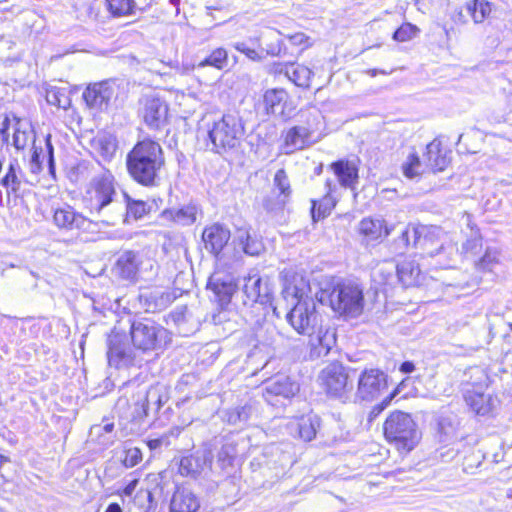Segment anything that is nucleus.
<instances>
[{
  "mask_svg": "<svg viewBox=\"0 0 512 512\" xmlns=\"http://www.w3.org/2000/svg\"><path fill=\"white\" fill-rule=\"evenodd\" d=\"M152 401L156 405V409L161 407L162 400L157 389H150L147 392H138L133 417L135 419H142L146 417L148 414V407Z\"/></svg>",
  "mask_w": 512,
  "mask_h": 512,
  "instance_id": "obj_33",
  "label": "nucleus"
},
{
  "mask_svg": "<svg viewBox=\"0 0 512 512\" xmlns=\"http://www.w3.org/2000/svg\"><path fill=\"white\" fill-rule=\"evenodd\" d=\"M234 47L237 51L245 54L249 59L253 61L261 60L259 53L255 49L248 47L244 42H238L234 45Z\"/></svg>",
  "mask_w": 512,
  "mask_h": 512,
  "instance_id": "obj_54",
  "label": "nucleus"
},
{
  "mask_svg": "<svg viewBox=\"0 0 512 512\" xmlns=\"http://www.w3.org/2000/svg\"><path fill=\"white\" fill-rule=\"evenodd\" d=\"M123 84V81L117 79L90 84L85 89L83 98L90 108L103 109L113 97H118L119 90Z\"/></svg>",
  "mask_w": 512,
  "mask_h": 512,
  "instance_id": "obj_12",
  "label": "nucleus"
},
{
  "mask_svg": "<svg viewBox=\"0 0 512 512\" xmlns=\"http://www.w3.org/2000/svg\"><path fill=\"white\" fill-rule=\"evenodd\" d=\"M105 5L113 17L133 15L137 9L135 0H105Z\"/></svg>",
  "mask_w": 512,
  "mask_h": 512,
  "instance_id": "obj_37",
  "label": "nucleus"
},
{
  "mask_svg": "<svg viewBox=\"0 0 512 512\" xmlns=\"http://www.w3.org/2000/svg\"><path fill=\"white\" fill-rule=\"evenodd\" d=\"M165 157L161 145L151 139L135 144L126 156V167L130 177L144 187L160 185Z\"/></svg>",
  "mask_w": 512,
  "mask_h": 512,
  "instance_id": "obj_3",
  "label": "nucleus"
},
{
  "mask_svg": "<svg viewBox=\"0 0 512 512\" xmlns=\"http://www.w3.org/2000/svg\"><path fill=\"white\" fill-rule=\"evenodd\" d=\"M396 269V264L392 261L379 264L372 271L373 281L379 286H392L397 282Z\"/></svg>",
  "mask_w": 512,
  "mask_h": 512,
  "instance_id": "obj_35",
  "label": "nucleus"
},
{
  "mask_svg": "<svg viewBox=\"0 0 512 512\" xmlns=\"http://www.w3.org/2000/svg\"><path fill=\"white\" fill-rule=\"evenodd\" d=\"M438 431L446 438L453 435L455 427L452 420L449 417H441L438 422Z\"/></svg>",
  "mask_w": 512,
  "mask_h": 512,
  "instance_id": "obj_52",
  "label": "nucleus"
},
{
  "mask_svg": "<svg viewBox=\"0 0 512 512\" xmlns=\"http://www.w3.org/2000/svg\"><path fill=\"white\" fill-rule=\"evenodd\" d=\"M236 455V444L232 442L223 444L217 453L216 467L219 468L220 471H225L227 468L232 467Z\"/></svg>",
  "mask_w": 512,
  "mask_h": 512,
  "instance_id": "obj_42",
  "label": "nucleus"
},
{
  "mask_svg": "<svg viewBox=\"0 0 512 512\" xmlns=\"http://www.w3.org/2000/svg\"><path fill=\"white\" fill-rule=\"evenodd\" d=\"M473 373L479 379V382L467 384L472 388L464 389V399L467 405L478 415H486L492 410V398L488 394H484L483 388L487 387V376L483 370L475 368Z\"/></svg>",
  "mask_w": 512,
  "mask_h": 512,
  "instance_id": "obj_11",
  "label": "nucleus"
},
{
  "mask_svg": "<svg viewBox=\"0 0 512 512\" xmlns=\"http://www.w3.org/2000/svg\"><path fill=\"white\" fill-rule=\"evenodd\" d=\"M287 321L297 333L308 336L313 359L326 356L336 344L335 329L323 326L322 316L312 298L300 297L287 314Z\"/></svg>",
  "mask_w": 512,
  "mask_h": 512,
  "instance_id": "obj_1",
  "label": "nucleus"
},
{
  "mask_svg": "<svg viewBox=\"0 0 512 512\" xmlns=\"http://www.w3.org/2000/svg\"><path fill=\"white\" fill-rule=\"evenodd\" d=\"M320 418L317 415H307L299 419L293 429L306 442L313 440L320 428Z\"/></svg>",
  "mask_w": 512,
  "mask_h": 512,
  "instance_id": "obj_34",
  "label": "nucleus"
},
{
  "mask_svg": "<svg viewBox=\"0 0 512 512\" xmlns=\"http://www.w3.org/2000/svg\"><path fill=\"white\" fill-rule=\"evenodd\" d=\"M35 142V133L28 124L17 123L13 135V144L17 150H23L29 143Z\"/></svg>",
  "mask_w": 512,
  "mask_h": 512,
  "instance_id": "obj_40",
  "label": "nucleus"
},
{
  "mask_svg": "<svg viewBox=\"0 0 512 512\" xmlns=\"http://www.w3.org/2000/svg\"><path fill=\"white\" fill-rule=\"evenodd\" d=\"M282 51V41L277 40L275 43L267 45L266 52L272 56H279Z\"/></svg>",
  "mask_w": 512,
  "mask_h": 512,
  "instance_id": "obj_59",
  "label": "nucleus"
},
{
  "mask_svg": "<svg viewBox=\"0 0 512 512\" xmlns=\"http://www.w3.org/2000/svg\"><path fill=\"white\" fill-rule=\"evenodd\" d=\"M124 197L126 204L125 207H123V211L125 210L126 217H131L134 220H138L150 212L151 205L147 204L146 202L142 200H135L127 194H125Z\"/></svg>",
  "mask_w": 512,
  "mask_h": 512,
  "instance_id": "obj_41",
  "label": "nucleus"
},
{
  "mask_svg": "<svg viewBox=\"0 0 512 512\" xmlns=\"http://www.w3.org/2000/svg\"><path fill=\"white\" fill-rule=\"evenodd\" d=\"M313 72L301 64L290 63L287 78L298 87L308 88Z\"/></svg>",
  "mask_w": 512,
  "mask_h": 512,
  "instance_id": "obj_38",
  "label": "nucleus"
},
{
  "mask_svg": "<svg viewBox=\"0 0 512 512\" xmlns=\"http://www.w3.org/2000/svg\"><path fill=\"white\" fill-rule=\"evenodd\" d=\"M141 263L139 252L126 250L119 254L114 265V272L122 279L135 280Z\"/></svg>",
  "mask_w": 512,
  "mask_h": 512,
  "instance_id": "obj_23",
  "label": "nucleus"
},
{
  "mask_svg": "<svg viewBox=\"0 0 512 512\" xmlns=\"http://www.w3.org/2000/svg\"><path fill=\"white\" fill-rule=\"evenodd\" d=\"M500 253L497 249L487 248L483 257L479 260L478 266L487 271H492L499 263Z\"/></svg>",
  "mask_w": 512,
  "mask_h": 512,
  "instance_id": "obj_49",
  "label": "nucleus"
},
{
  "mask_svg": "<svg viewBox=\"0 0 512 512\" xmlns=\"http://www.w3.org/2000/svg\"><path fill=\"white\" fill-rule=\"evenodd\" d=\"M147 445L150 450H158L163 446L168 447L170 445V437L168 434H164L158 438L148 440Z\"/></svg>",
  "mask_w": 512,
  "mask_h": 512,
  "instance_id": "obj_55",
  "label": "nucleus"
},
{
  "mask_svg": "<svg viewBox=\"0 0 512 512\" xmlns=\"http://www.w3.org/2000/svg\"><path fill=\"white\" fill-rule=\"evenodd\" d=\"M242 292L246 299L245 305H267L271 301V290L266 282H263L258 274H249L244 278Z\"/></svg>",
  "mask_w": 512,
  "mask_h": 512,
  "instance_id": "obj_20",
  "label": "nucleus"
},
{
  "mask_svg": "<svg viewBox=\"0 0 512 512\" xmlns=\"http://www.w3.org/2000/svg\"><path fill=\"white\" fill-rule=\"evenodd\" d=\"M387 388V375L376 368L363 370L358 378L356 396L363 401L376 399Z\"/></svg>",
  "mask_w": 512,
  "mask_h": 512,
  "instance_id": "obj_13",
  "label": "nucleus"
},
{
  "mask_svg": "<svg viewBox=\"0 0 512 512\" xmlns=\"http://www.w3.org/2000/svg\"><path fill=\"white\" fill-rule=\"evenodd\" d=\"M140 105V115L149 127L157 129L166 122L168 106L165 101L157 95H145L141 99Z\"/></svg>",
  "mask_w": 512,
  "mask_h": 512,
  "instance_id": "obj_15",
  "label": "nucleus"
},
{
  "mask_svg": "<svg viewBox=\"0 0 512 512\" xmlns=\"http://www.w3.org/2000/svg\"><path fill=\"white\" fill-rule=\"evenodd\" d=\"M412 229L416 228L406 226L401 230V235L397 240V245L400 250H404L410 245V238L413 237Z\"/></svg>",
  "mask_w": 512,
  "mask_h": 512,
  "instance_id": "obj_53",
  "label": "nucleus"
},
{
  "mask_svg": "<svg viewBox=\"0 0 512 512\" xmlns=\"http://www.w3.org/2000/svg\"><path fill=\"white\" fill-rule=\"evenodd\" d=\"M207 287L215 293L220 302H228L235 290L230 280H224L218 274L210 277Z\"/></svg>",
  "mask_w": 512,
  "mask_h": 512,
  "instance_id": "obj_36",
  "label": "nucleus"
},
{
  "mask_svg": "<svg viewBox=\"0 0 512 512\" xmlns=\"http://www.w3.org/2000/svg\"><path fill=\"white\" fill-rule=\"evenodd\" d=\"M313 131L305 125H296L283 134L282 150L286 155L303 150L313 144Z\"/></svg>",
  "mask_w": 512,
  "mask_h": 512,
  "instance_id": "obj_21",
  "label": "nucleus"
},
{
  "mask_svg": "<svg viewBox=\"0 0 512 512\" xmlns=\"http://www.w3.org/2000/svg\"><path fill=\"white\" fill-rule=\"evenodd\" d=\"M426 166L432 171H443L448 165L449 161L445 154L441 150V142L434 139L426 146Z\"/></svg>",
  "mask_w": 512,
  "mask_h": 512,
  "instance_id": "obj_31",
  "label": "nucleus"
},
{
  "mask_svg": "<svg viewBox=\"0 0 512 512\" xmlns=\"http://www.w3.org/2000/svg\"><path fill=\"white\" fill-rule=\"evenodd\" d=\"M332 182L330 180L326 181V187L328 188L327 194L321 201L312 200V218L314 221H318L328 215L334 206L332 198L329 194L332 191Z\"/></svg>",
  "mask_w": 512,
  "mask_h": 512,
  "instance_id": "obj_39",
  "label": "nucleus"
},
{
  "mask_svg": "<svg viewBox=\"0 0 512 512\" xmlns=\"http://www.w3.org/2000/svg\"><path fill=\"white\" fill-rule=\"evenodd\" d=\"M279 336L280 333L274 324L258 320L252 329V333L247 335V344L252 348L249 356L252 357L262 353L266 357H271L276 350Z\"/></svg>",
  "mask_w": 512,
  "mask_h": 512,
  "instance_id": "obj_10",
  "label": "nucleus"
},
{
  "mask_svg": "<svg viewBox=\"0 0 512 512\" xmlns=\"http://www.w3.org/2000/svg\"><path fill=\"white\" fill-rule=\"evenodd\" d=\"M230 237V231L219 223L206 227L202 233L205 249L214 255H218L222 251Z\"/></svg>",
  "mask_w": 512,
  "mask_h": 512,
  "instance_id": "obj_22",
  "label": "nucleus"
},
{
  "mask_svg": "<svg viewBox=\"0 0 512 512\" xmlns=\"http://www.w3.org/2000/svg\"><path fill=\"white\" fill-rule=\"evenodd\" d=\"M213 455L209 449L198 450L195 453L182 457L179 463V473L182 476L197 478L206 469H212Z\"/></svg>",
  "mask_w": 512,
  "mask_h": 512,
  "instance_id": "obj_19",
  "label": "nucleus"
},
{
  "mask_svg": "<svg viewBox=\"0 0 512 512\" xmlns=\"http://www.w3.org/2000/svg\"><path fill=\"white\" fill-rule=\"evenodd\" d=\"M491 13V4L487 0H472L454 16L455 21L467 22L470 16L474 23H482Z\"/></svg>",
  "mask_w": 512,
  "mask_h": 512,
  "instance_id": "obj_25",
  "label": "nucleus"
},
{
  "mask_svg": "<svg viewBox=\"0 0 512 512\" xmlns=\"http://www.w3.org/2000/svg\"><path fill=\"white\" fill-rule=\"evenodd\" d=\"M273 186L278 190V194L275 197H267L263 200V208L267 212L283 210L287 203H289L293 192L289 177L284 169L276 171L273 178Z\"/></svg>",
  "mask_w": 512,
  "mask_h": 512,
  "instance_id": "obj_17",
  "label": "nucleus"
},
{
  "mask_svg": "<svg viewBox=\"0 0 512 512\" xmlns=\"http://www.w3.org/2000/svg\"><path fill=\"white\" fill-rule=\"evenodd\" d=\"M393 396H394V393H392L388 397H386L381 404L376 405L373 408V412L377 411V413H380L382 410H384L386 408V406L390 403V401L393 398Z\"/></svg>",
  "mask_w": 512,
  "mask_h": 512,
  "instance_id": "obj_62",
  "label": "nucleus"
},
{
  "mask_svg": "<svg viewBox=\"0 0 512 512\" xmlns=\"http://www.w3.org/2000/svg\"><path fill=\"white\" fill-rule=\"evenodd\" d=\"M386 440L400 453L412 451L421 439V432L412 416L406 412L393 411L383 425Z\"/></svg>",
  "mask_w": 512,
  "mask_h": 512,
  "instance_id": "obj_5",
  "label": "nucleus"
},
{
  "mask_svg": "<svg viewBox=\"0 0 512 512\" xmlns=\"http://www.w3.org/2000/svg\"><path fill=\"white\" fill-rule=\"evenodd\" d=\"M413 245L422 251L424 257H438L437 265L450 267L458 248L447 241V235L439 227L412 229Z\"/></svg>",
  "mask_w": 512,
  "mask_h": 512,
  "instance_id": "obj_6",
  "label": "nucleus"
},
{
  "mask_svg": "<svg viewBox=\"0 0 512 512\" xmlns=\"http://www.w3.org/2000/svg\"><path fill=\"white\" fill-rule=\"evenodd\" d=\"M316 298L346 318H357L364 310L363 288L353 281H342L321 289Z\"/></svg>",
  "mask_w": 512,
  "mask_h": 512,
  "instance_id": "obj_4",
  "label": "nucleus"
},
{
  "mask_svg": "<svg viewBox=\"0 0 512 512\" xmlns=\"http://www.w3.org/2000/svg\"><path fill=\"white\" fill-rule=\"evenodd\" d=\"M136 484H137V480H134L132 482H130L123 490V493L126 495V496H130L134 490H135V487H136Z\"/></svg>",
  "mask_w": 512,
  "mask_h": 512,
  "instance_id": "obj_64",
  "label": "nucleus"
},
{
  "mask_svg": "<svg viewBox=\"0 0 512 512\" xmlns=\"http://www.w3.org/2000/svg\"><path fill=\"white\" fill-rule=\"evenodd\" d=\"M396 267L397 282L402 283L405 287L414 286L419 283L421 270L415 260L405 259L396 264Z\"/></svg>",
  "mask_w": 512,
  "mask_h": 512,
  "instance_id": "obj_30",
  "label": "nucleus"
},
{
  "mask_svg": "<svg viewBox=\"0 0 512 512\" xmlns=\"http://www.w3.org/2000/svg\"><path fill=\"white\" fill-rule=\"evenodd\" d=\"M1 184L5 187L11 186L13 191H16L19 188L20 181L18 180L14 164H10L9 170L3 177Z\"/></svg>",
  "mask_w": 512,
  "mask_h": 512,
  "instance_id": "obj_51",
  "label": "nucleus"
},
{
  "mask_svg": "<svg viewBox=\"0 0 512 512\" xmlns=\"http://www.w3.org/2000/svg\"><path fill=\"white\" fill-rule=\"evenodd\" d=\"M201 209L194 203H189L178 209H165L161 212L162 219L171 221L177 225L190 226L197 221Z\"/></svg>",
  "mask_w": 512,
  "mask_h": 512,
  "instance_id": "obj_24",
  "label": "nucleus"
},
{
  "mask_svg": "<svg viewBox=\"0 0 512 512\" xmlns=\"http://www.w3.org/2000/svg\"><path fill=\"white\" fill-rule=\"evenodd\" d=\"M10 463L9 459L3 455H0V486L5 483L10 475L6 471V466Z\"/></svg>",
  "mask_w": 512,
  "mask_h": 512,
  "instance_id": "obj_58",
  "label": "nucleus"
},
{
  "mask_svg": "<svg viewBox=\"0 0 512 512\" xmlns=\"http://www.w3.org/2000/svg\"><path fill=\"white\" fill-rule=\"evenodd\" d=\"M338 181L343 187H353L358 180V169L353 162L338 160L330 165Z\"/></svg>",
  "mask_w": 512,
  "mask_h": 512,
  "instance_id": "obj_28",
  "label": "nucleus"
},
{
  "mask_svg": "<svg viewBox=\"0 0 512 512\" xmlns=\"http://www.w3.org/2000/svg\"><path fill=\"white\" fill-rule=\"evenodd\" d=\"M199 507L196 495L186 488H177L170 503L171 512H197Z\"/></svg>",
  "mask_w": 512,
  "mask_h": 512,
  "instance_id": "obj_27",
  "label": "nucleus"
},
{
  "mask_svg": "<svg viewBox=\"0 0 512 512\" xmlns=\"http://www.w3.org/2000/svg\"><path fill=\"white\" fill-rule=\"evenodd\" d=\"M53 223L58 229L65 232L88 231L92 225L91 220L69 205L54 210Z\"/></svg>",
  "mask_w": 512,
  "mask_h": 512,
  "instance_id": "obj_14",
  "label": "nucleus"
},
{
  "mask_svg": "<svg viewBox=\"0 0 512 512\" xmlns=\"http://www.w3.org/2000/svg\"><path fill=\"white\" fill-rule=\"evenodd\" d=\"M290 63H273L270 66L269 72L275 75H284L285 77L289 74Z\"/></svg>",
  "mask_w": 512,
  "mask_h": 512,
  "instance_id": "obj_57",
  "label": "nucleus"
},
{
  "mask_svg": "<svg viewBox=\"0 0 512 512\" xmlns=\"http://www.w3.org/2000/svg\"><path fill=\"white\" fill-rule=\"evenodd\" d=\"M107 357L109 365L120 367L134 363V351L126 343L125 336L113 331L108 337Z\"/></svg>",
  "mask_w": 512,
  "mask_h": 512,
  "instance_id": "obj_18",
  "label": "nucleus"
},
{
  "mask_svg": "<svg viewBox=\"0 0 512 512\" xmlns=\"http://www.w3.org/2000/svg\"><path fill=\"white\" fill-rule=\"evenodd\" d=\"M415 369V365L410 361H405L400 366V371L403 373H411Z\"/></svg>",
  "mask_w": 512,
  "mask_h": 512,
  "instance_id": "obj_63",
  "label": "nucleus"
},
{
  "mask_svg": "<svg viewBox=\"0 0 512 512\" xmlns=\"http://www.w3.org/2000/svg\"><path fill=\"white\" fill-rule=\"evenodd\" d=\"M130 335L134 348L147 352L159 349L166 341L168 332L150 319H141L131 324Z\"/></svg>",
  "mask_w": 512,
  "mask_h": 512,
  "instance_id": "obj_8",
  "label": "nucleus"
},
{
  "mask_svg": "<svg viewBox=\"0 0 512 512\" xmlns=\"http://www.w3.org/2000/svg\"><path fill=\"white\" fill-rule=\"evenodd\" d=\"M299 384L289 376L278 375L265 384L263 397L271 405H277L278 398L290 399L299 392Z\"/></svg>",
  "mask_w": 512,
  "mask_h": 512,
  "instance_id": "obj_16",
  "label": "nucleus"
},
{
  "mask_svg": "<svg viewBox=\"0 0 512 512\" xmlns=\"http://www.w3.org/2000/svg\"><path fill=\"white\" fill-rule=\"evenodd\" d=\"M234 243L237 247L250 256H257L264 250L262 241L250 228L239 227L234 234Z\"/></svg>",
  "mask_w": 512,
  "mask_h": 512,
  "instance_id": "obj_26",
  "label": "nucleus"
},
{
  "mask_svg": "<svg viewBox=\"0 0 512 512\" xmlns=\"http://www.w3.org/2000/svg\"><path fill=\"white\" fill-rule=\"evenodd\" d=\"M91 213L101 216L107 225H115L123 217V205L118 200L116 180L110 170L101 169L91 178L84 196Z\"/></svg>",
  "mask_w": 512,
  "mask_h": 512,
  "instance_id": "obj_2",
  "label": "nucleus"
},
{
  "mask_svg": "<svg viewBox=\"0 0 512 512\" xmlns=\"http://www.w3.org/2000/svg\"><path fill=\"white\" fill-rule=\"evenodd\" d=\"M45 146H46V152L43 155V158L47 157L48 165L50 171H53L54 169V156H53V146L51 143V135H47L45 138Z\"/></svg>",
  "mask_w": 512,
  "mask_h": 512,
  "instance_id": "obj_56",
  "label": "nucleus"
},
{
  "mask_svg": "<svg viewBox=\"0 0 512 512\" xmlns=\"http://www.w3.org/2000/svg\"><path fill=\"white\" fill-rule=\"evenodd\" d=\"M252 414V407L244 405L235 407L225 412V420L231 425H240L246 423Z\"/></svg>",
  "mask_w": 512,
  "mask_h": 512,
  "instance_id": "obj_43",
  "label": "nucleus"
},
{
  "mask_svg": "<svg viewBox=\"0 0 512 512\" xmlns=\"http://www.w3.org/2000/svg\"><path fill=\"white\" fill-rule=\"evenodd\" d=\"M142 460V452L139 448L133 447L129 448L125 451V457L123 459V464L127 468H132L136 466Z\"/></svg>",
  "mask_w": 512,
  "mask_h": 512,
  "instance_id": "obj_50",
  "label": "nucleus"
},
{
  "mask_svg": "<svg viewBox=\"0 0 512 512\" xmlns=\"http://www.w3.org/2000/svg\"><path fill=\"white\" fill-rule=\"evenodd\" d=\"M420 33V29L411 23H403L394 33L393 39L398 42L412 40Z\"/></svg>",
  "mask_w": 512,
  "mask_h": 512,
  "instance_id": "obj_48",
  "label": "nucleus"
},
{
  "mask_svg": "<svg viewBox=\"0 0 512 512\" xmlns=\"http://www.w3.org/2000/svg\"><path fill=\"white\" fill-rule=\"evenodd\" d=\"M95 148L104 159L109 160L116 153L117 144L111 136H101L96 139Z\"/></svg>",
  "mask_w": 512,
  "mask_h": 512,
  "instance_id": "obj_45",
  "label": "nucleus"
},
{
  "mask_svg": "<svg viewBox=\"0 0 512 512\" xmlns=\"http://www.w3.org/2000/svg\"><path fill=\"white\" fill-rule=\"evenodd\" d=\"M227 63V52L223 48L215 49L208 57L199 63V66H213L222 69Z\"/></svg>",
  "mask_w": 512,
  "mask_h": 512,
  "instance_id": "obj_47",
  "label": "nucleus"
},
{
  "mask_svg": "<svg viewBox=\"0 0 512 512\" xmlns=\"http://www.w3.org/2000/svg\"><path fill=\"white\" fill-rule=\"evenodd\" d=\"M358 230L367 242L377 241L390 234V229L384 226L381 219L364 218L360 221Z\"/></svg>",
  "mask_w": 512,
  "mask_h": 512,
  "instance_id": "obj_29",
  "label": "nucleus"
},
{
  "mask_svg": "<svg viewBox=\"0 0 512 512\" xmlns=\"http://www.w3.org/2000/svg\"><path fill=\"white\" fill-rule=\"evenodd\" d=\"M287 94L283 89H269L264 93L263 103L265 111L269 115L280 116L284 119L283 103Z\"/></svg>",
  "mask_w": 512,
  "mask_h": 512,
  "instance_id": "obj_32",
  "label": "nucleus"
},
{
  "mask_svg": "<svg viewBox=\"0 0 512 512\" xmlns=\"http://www.w3.org/2000/svg\"><path fill=\"white\" fill-rule=\"evenodd\" d=\"M289 39L294 45H303L308 40V37L304 33H295L290 35Z\"/></svg>",
  "mask_w": 512,
  "mask_h": 512,
  "instance_id": "obj_60",
  "label": "nucleus"
},
{
  "mask_svg": "<svg viewBox=\"0 0 512 512\" xmlns=\"http://www.w3.org/2000/svg\"><path fill=\"white\" fill-rule=\"evenodd\" d=\"M46 100L50 105L66 110L71 100L64 90L58 88H51L46 92Z\"/></svg>",
  "mask_w": 512,
  "mask_h": 512,
  "instance_id": "obj_46",
  "label": "nucleus"
},
{
  "mask_svg": "<svg viewBox=\"0 0 512 512\" xmlns=\"http://www.w3.org/2000/svg\"><path fill=\"white\" fill-rule=\"evenodd\" d=\"M245 133L242 120L237 115L225 114L221 119L207 126V135L212 144V150H230L236 148Z\"/></svg>",
  "mask_w": 512,
  "mask_h": 512,
  "instance_id": "obj_7",
  "label": "nucleus"
},
{
  "mask_svg": "<svg viewBox=\"0 0 512 512\" xmlns=\"http://www.w3.org/2000/svg\"><path fill=\"white\" fill-rule=\"evenodd\" d=\"M113 429H114V424L113 423H106L103 426H101V425L93 426L91 428V431L99 433L101 430H103L105 433H111L113 431Z\"/></svg>",
  "mask_w": 512,
  "mask_h": 512,
  "instance_id": "obj_61",
  "label": "nucleus"
},
{
  "mask_svg": "<svg viewBox=\"0 0 512 512\" xmlns=\"http://www.w3.org/2000/svg\"><path fill=\"white\" fill-rule=\"evenodd\" d=\"M319 380L328 395L343 402L349 399L354 388L353 382L349 380L347 368L338 362L326 366L321 371Z\"/></svg>",
  "mask_w": 512,
  "mask_h": 512,
  "instance_id": "obj_9",
  "label": "nucleus"
},
{
  "mask_svg": "<svg viewBox=\"0 0 512 512\" xmlns=\"http://www.w3.org/2000/svg\"><path fill=\"white\" fill-rule=\"evenodd\" d=\"M422 167L419 156L416 153H410L402 164V171L407 178L413 179L424 172Z\"/></svg>",
  "mask_w": 512,
  "mask_h": 512,
  "instance_id": "obj_44",
  "label": "nucleus"
}]
</instances>
